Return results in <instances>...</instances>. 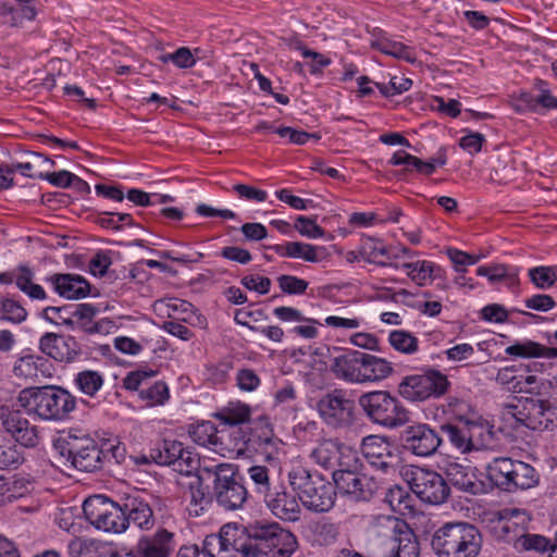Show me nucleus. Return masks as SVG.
I'll return each mask as SVG.
<instances>
[{"mask_svg": "<svg viewBox=\"0 0 557 557\" xmlns=\"http://www.w3.org/2000/svg\"><path fill=\"white\" fill-rule=\"evenodd\" d=\"M79 391L88 396H95L102 387L103 379L97 371L86 370L79 372L75 379Z\"/></svg>", "mask_w": 557, "mask_h": 557, "instance_id": "52", "label": "nucleus"}, {"mask_svg": "<svg viewBox=\"0 0 557 557\" xmlns=\"http://www.w3.org/2000/svg\"><path fill=\"white\" fill-rule=\"evenodd\" d=\"M446 255L453 262L455 270L460 273H463L466 271L465 268L467 265H473L478 263L482 258L481 255H470L466 251L456 248H447Z\"/></svg>", "mask_w": 557, "mask_h": 557, "instance_id": "56", "label": "nucleus"}, {"mask_svg": "<svg viewBox=\"0 0 557 557\" xmlns=\"http://www.w3.org/2000/svg\"><path fill=\"white\" fill-rule=\"evenodd\" d=\"M139 398L150 407L164 405L170 398L169 387L164 382L160 381L150 385L147 384V386L140 391Z\"/></svg>", "mask_w": 557, "mask_h": 557, "instance_id": "49", "label": "nucleus"}, {"mask_svg": "<svg viewBox=\"0 0 557 557\" xmlns=\"http://www.w3.org/2000/svg\"><path fill=\"white\" fill-rule=\"evenodd\" d=\"M67 549L71 557H120V550L113 543L89 537L72 539Z\"/></svg>", "mask_w": 557, "mask_h": 557, "instance_id": "22", "label": "nucleus"}, {"mask_svg": "<svg viewBox=\"0 0 557 557\" xmlns=\"http://www.w3.org/2000/svg\"><path fill=\"white\" fill-rule=\"evenodd\" d=\"M411 79L404 76H393L388 84L376 83L379 90L386 97L407 91L411 87Z\"/></svg>", "mask_w": 557, "mask_h": 557, "instance_id": "60", "label": "nucleus"}, {"mask_svg": "<svg viewBox=\"0 0 557 557\" xmlns=\"http://www.w3.org/2000/svg\"><path fill=\"white\" fill-rule=\"evenodd\" d=\"M362 320L359 317L329 315L324 320V325L333 330L350 331L361 326Z\"/></svg>", "mask_w": 557, "mask_h": 557, "instance_id": "61", "label": "nucleus"}, {"mask_svg": "<svg viewBox=\"0 0 557 557\" xmlns=\"http://www.w3.org/2000/svg\"><path fill=\"white\" fill-rule=\"evenodd\" d=\"M550 409L552 404L548 399L525 398L520 407L508 406L506 414L527 428L536 430L546 426L544 416Z\"/></svg>", "mask_w": 557, "mask_h": 557, "instance_id": "17", "label": "nucleus"}, {"mask_svg": "<svg viewBox=\"0 0 557 557\" xmlns=\"http://www.w3.org/2000/svg\"><path fill=\"white\" fill-rule=\"evenodd\" d=\"M276 252L286 258L300 259L306 262L318 263L329 257L327 249L304 242H288L276 247Z\"/></svg>", "mask_w": 557, "mask_h": 557, "instance_id": "27", "label": "nucleus"}, {"mask_svg": "<svg viewBox=\"0 0 557 557\" xmlns=\"http://www.w3.org/2000/svg\"><path fill=\"white\" fill-rule=\"evenodd\" d=\"M218 429L210 421H201L188 428L190 438L198 445L209 447L214 451V442L218 437Z\"/></svg>", "mask_w": 557, "mask_h": 557, "instance_id": "43", "label": "nucleus"}, {"mask_svg": "<svg viewBox=\"0 0 557 557\" xmlns=\"http://www.w3.org/2000/svg\"><path fill=\"white\" fill-rule=\"evenodd\" d=\"M87 521L103 532L122 533L128 527L125 511L103 495H94L84 502Z\"/></svg>", "mask_w": 557, "mask_h": 557, "instance_id": "9", "label": "nucleus"}, {"mask_svg": "<svg viewBox=\"0 0 557 557\" xmlns=\"http://www.w3.org/2000/svg\"><path fill=\"white\" fill-rule=\"evenodd\" d=\"M420 546L413 532L404 522L394 521V535L386 542L385 557H419Z\"/></svg>", "mask_w": 557, "mask_h": 557, "instance_id": "19", "label": "nucleus"}, {"mask_svg": "<svg viewBox=\"0 0 557 557\" xmlns=\"http://www.w3.org/2000/svg\"><path fill=\"white\" fill-rule=\"evenodd\" d=\"M153 310L160 317L181 319L191 325L205 327L207 324L206 318L198 313L190 302L183 299L171 297L156 300Z\"/></svg>", "mask_w": 557, "mask_h": 557, "instance_id": "18", "label": "nucleus"}, {"mask_svg": "<svg viewBox=\"0 0 557 557\" xmlns=\"http://www.w3.org/2000/svg\"><path fill=\"white\" fill-rule=\"evenodd\" d=\"M361 384L386 379L393 372L389 361L374 355L360 352Z\"/></svg>", "mask_w": 557, "mask_h": 557, "instance_id": "33", "label": "nucleus"}, {"mask_svg": "<svg viewBox=\"0 0 557 557\" xmlns=\"http://www.w3.org/2000/svg\"><path fill=\"white\" fill-rule=\"evenodd\" d=\"M137 544L141 557H169L174 548L173 534L164 529L141 537Z\"/></svg>", "mask_w": 557, "mask_h": 557, "instance_id": "28", "label": "nucleus"}, {"mask_svg": "<svg viewBox=\"0 0 557 557\" xmlns=\"http://www.w3.org/2000/svg\"><path fill=\"white\" fill-rule=\"evenodd\" d=\"M361 451L368 462L383 473L394 474L396 472V457L386 437L379 435L367 436L362 441Z\"/></svg>", "mask_w": 557, "mask_h": 557, "instance_id": "14", "label": "nucleus"}, {"mask_svg": "<svg viewBox=\"0 0 557 557\" xmlns=\"http://www.w3.org/2000/svg\"><path fill=\"white\" fill-rule=\"evenodd\" d=\"M441 429L447 435L451 445L460 453L465 454L472 450L466 422L458 425L446 423Z\"/></svg>", "mask_w": 557, "mask_h": 557, "instance_id": "45", "label": "nucleus"}, {"mask_svg": "<svg viewBox=\"0 0 557 557\" xmlns=\"http://www.w3.org/2000/svg\"><path fill=\"white\" fill-rule=\"evenodd\" d=\"M248 443V435L243 428L225 426L218 431L214 453L228 458L239 457L245 454Z\"/></svg>", "mask_w": 557, "mask_h": 557, "instance_id": "21", "label": "nucleus"}, {"mask_svg": "<svg viewBox=\"0 0 557 557\" xmlns=\"http://www.w3.org/2000/svg\"><path fill=\"white\" fill-rule=\"evenodd\" d=\"M371 47L386 55L398 60L413 63L417 60L416 52L411 47L387 37H377L371 41Z\"/></svg>", "mask_w": 557, "mask_h": 557, "instance_id": "39", "label": "nucleus"}, {"mask_svg": "<svg viewBox=\"0 0 557 557\" xmlns=\"http://www.w3.org/2000/svg\"><path fill=\"white\" fill-rule=\"evenodd\" d=\"M333 480L342 494L351 495L356 498L362 497V475L350 470L341 469L334 472Z\"/></svg>", "mask_w": 557, "mask_h": 557, "instance_id": "41", "label": "nucleus"}, {"mask_svg": "<svg viewBox=\"0 0 557 557\" xmlns=\"http://www.w3.org/2000/svg\"><path fill=\"white\" fill-rule=\"evenodd\" d=\"M277 283L283 293L289 295H301L308 288V282L294 275H281Z\"/></svg>", "mask_w": 557, "mask_h": 557, "instance_id": "59", "label": "nucleus"}, {"mask_svg": "<svg viewBox=\"0 0 557 557\" xmlns=\"http://www.w3.org/2000/svg\"><path fill=\"white\" fill-rule=\"evenodd\" d=\"M189 505L187 507L190 516H200L206 507L209 505L210 499L201 486L200 479L189 485Z\"/></svg>", "mask_w": 557, "mask_h": 557, "instance_id": "51", "label": "nucleus"}, {"mask_svg": "<svg viewBox=\"0 0 557 557\" xmlns=\"http://www.w3.org/2000/svg\"><path fill=\"white\" fill-rule=\"evenodd\" d=\"M37 15L34 4L15 8L0 0V24L9 27H21L25 20L33 21Z\"/></svg>", "mask_w": 557, "mask_h": 557, "instance_id": "36", "label": "nucleus"}, {"mask_svg": "<svg viewBox=\"0 0 557 557\" xmlns=\"http://www.w3.org/2000/svg\"><path fill=\"white\" fill-rule=\"evenodd\" d=\"M8 484L7 499L11 502L32 495L36 488L35 483L26 478H14Z\"/></svg>", "mask_w": 557, "mask_h": 557, "instance_id": "54", "label": "nucleus"}, {"mask_svg": "<svg viewBox=\"0 0 557 557\" xmlns=\"http://www.w3.org/2000/svg\"><path fill=\"white\" fill-rule=\"evenodd\" d=\"M292 47L300 51L304 58L312 60L310 65L312 74L320 72L323 67L327 66L331 63V59L324 57L319 52L308 49L299 41H296Z\"/></svg>", "mask_w": 557, "mask_h": 557, "instance_id": "63", "label": "nucleus"}, {"mask_svg": "<svg viewBox=\"0 0 557 557\" xmlns=\"http://www.w3.org/2000/svg\"><path fill=\"white\" fill-rule=\"evenodd\" d=\"M289 483L302 505L317 512L329 511L335 503V491L331 482L318 472L295 466L288 473Z\"/></svg>", "mask_w": 557, "mask_h": 557, "instance_id": "3", "label": "nucleus"}, {"mask_svg": "<svg viewBox=\"0 0 557 557\" xmlns=\"http://www.w3.org/2000/svg\"><path fill=\"white\" fill-rule=\"evenodd\" d=\"M431 544L440 557H478L482 536L472 524L446 523L435 531Z\"/></svg>", "mask_w": 557, "mask_h": 557, "instance_id": "2", "label": "nucleus"}, {"mask_svg": "<svg viewBox=\"0 0 557 557\" xmlns=\"http://www.w3.org/2000/svg\"><path fill=\"white\" fill-rule=\"evenodd\" d=\"M248 475L256 485L258 493L265 498L271 493L269 470L264 466H252L248 469Z\"/></svg>", "mask_w": 557, "mask_h": 557, "instance_id": "57", "label": "nucleus"}, {"mask_svg": "<svg viewBox=\"0 0 557 557\" xmlns=\"http://www.w3.org/2000/svg\"><path fill=\"white\" fill-rule=\"evenodd\" d=\"M500 518L503 521V531L506 533L513 531L518 536L522 531H524L530 522L529 513L525 510L518 508L504 509L500 513Z\"/></svg>", "mask_w": 557, "mask_h": 557, "instance_id": "44", "label": "nucleus"}, {"mask_svg": "<svg viewBox=\"0 0 557 557\" xmlns=\"http://www.w3.org/2000/svg\"><path fill=\"white\" fill-rule=\"evenodd\" d=\"M23 454L11 441L0 437V469H15L23 462Z\"/></svg>", "mask_w": 557, "mask_h": 557, "instance_id": "48", "label": "nucleus"}, {"mask_svg": "<svg viewBox=\"0 0 557 557\" xmlns=\"http://www.w3.org/2000/svg\"><path fill=\"white\" fill-rule=\"evenodd\" d=\"M127 511L126 519L128 524L133 523L141 530H149L154 524V518L150 506L137 498L128 499L125 504Z\"/></svg>", "mask_w": 557, "mask_h": 557, "instance_id": "38", "label": "nucleus"}, {"mask_svg": "<svg viewBox=\"0 0 557 557\" xmlns=\"http://www.w3.org/2000/svg\"><path fill=\"white\" fill-rule=\"evenodd\" d=\"M360 253L368 262L381 263L380 259L387 255V250L381 240L367 238L361 245Z\"/></svg>", "mask_w": 557, "mask_h": 557, "instance_id": "55", "label": "nucleus"}, {"mask_svg": "<svg viewBox=\"0 0 557 557\" xmlns=\"http://www.w3.org/2000/svg\"><path fill=\"white\" fill-rule=\"evenodd\" d=\"M27 317L26 309L15 299L0 298V320L21 323Z\"/></svg>", "mask_w": 557, "mask_h": 557, "instance_id": "50", "label": "nucleus"}, {"mask_svg": "<svg viewBox=\"0 0 557 557\" xmlns=\"http://www.w3.org/2000/svg\"><path fill=\"white\" fill-rule=\"evenodd\" d=\"M505 352L516 358H557L556 347H546L531 339L517 341L506 347Z\"/></svg>", "mask_w": 557, "mask_h": 557, "instance_id": "34", "label": "nucleus"}, {"mask_svg": "<svg viewBox=\"0 0 557 557\" xmlns=\"http://www.w3.org/2000/svg\"><path fill=\"white\" fill-rule=\"evenodd\" d=\"M0 421L3 430L25 447H34L39 442L38 431L18 410L0 406Z\"/></svg>", "mask_w": 557, "mask_h": 557, "instance_id": "13", "label": "nucleus"}, {"mask_svg": "<svg viewBox=\"0 0 557 557\" xmlns=\"http://www.w3.org/2000/svg\"><path fill=\"white\" fill-rule=\"evenodd\" d=\"M360 351L350 350L332 359L331 372L348 383L361 384Z\"/></svg>", "mask_w": 557, "mask_h": 557, "instance_id": "24", "label": "nucleus"}, {"mask_svg": "<svg viewBox=\"0 0 557 557\" xmlns=\"http://www.w3.org/2000/svg\"><path fill=\"white\" fill-rule=\"evenodd\" d=\"M33 272L25 267H20L14 271V282L20 290L25 293L29 298L42 300L46 298L44 288L33 282Z\"/></svg>", "mask_w": 557, "mask_h": 557, "instance_id": "42", "label": "nucleus"}, {"mask_svg": "<svg viewBox=\"0 0 557 557\" xmlns=\"http://www.w3.org/2000/svg\"><path fill=\"white\" fill-rule=\"evenodd\" d=\"M534 88L537 91V95H536L537 111H540V109H543V110L557 109V98L552 94V91L547 87L546 82L537 81L534 85Z\"/></svg>", "mask_w": 557, "mask_h": 557, "instance_id": "62", "label": "nucleus"}, {"mask_svg": "<svg viewBox=\"0 0 557 557\" xmlns=\"http://www.w3.org/2000/svg\"><path fill=\"white\" fill-rule=\"evenodd\" d=\"M490 479L507 492L528 490L539 483L535 469L523 461L496 458L487 467Z\"/></svg>", "mask_w": 557, "mask_h": 557, "instance_id": "4", "label": "nucleus"}, {"mask_svg": "<svg viewBox=\"0 0 557 557\" xmlns=\"http://www.w3.org/2000/svg\"><path fill=\"white\" fill-rule=\"evenodd\" d=\"M202 473L213 476V493L216 502L225 509L239 508L246 499V490L236 476V468L231 463L203 465Z\"/></svg>", "mask_w": 557, "mask_h": 557, "instance_id": "8", "label": "nucleus"}, {"mask_svg": "<svg viewBox=\"0 0 557 557\" xmlns=\"http://www.w3.org/2000/svg\"><path fill=\"white\" fill-rule=\"evenodd\" d=\"M401 438L405 448L421 457L434 454L442 443L437 433L424 423L407 426L403 432Z\"/></svg>", "mask_w": 557, "mask_h": 557, "instance_id": "15", "label": "nucleus"}, {"mask_svg": "<svg viewBox=\"0 0 557 557\" xmlns=\"http://www.w3.org/2000/svg\"><path fill=\"white\" fill-rule=\"evenodd\" d=\"M495 380L499 385L512 393L540 395L543 389L550 385L549 381L540 379L535 374H516L515 367L500 369Z\"/></svg>", "mask_w": 557, "mask_h": 557, "instance_id": "16", "label": "nucleus"}, {"mask_svg": "<svg viewBox=\"0 0 557 557\" xmlns=\"http://www.w3.org/2000/svg\"><path fill=\"white\" fill-rule=\"evenodd\" d=\"M248 534L260 550L273 557H292L298 549L297 537L278 523L256 522L249 525Z\"/></svg>", "mask_w": 557, "mask_h": 557, "instance_id": "7", "label": "nucleus"}, {"mask_svg": "<svg viewBox=\"0 0 557 557\" xmlns=\"http://www.w3.org/2000/svg\"><path fill=\"white\" fill-rule=\"evenodd\" d=\"M202 550L209 557H223L224 553L232 549L218 534H210L203 541Z\"/></svg>", "mask_w": 557, "mask_h": 557, "instance_id": "64", "label": "nucleus"}, {"mask_svg": "<svg viewBox=\"0 0 557 557\" xmlns=\"http://www.w3.org/2000/svg\"><path fill=\"white\" fill-rule=\"evenodd\" d=\"M17 404L47 421L64 420L76 407L75 397L58 386L26 387L18 393Z\"/></svg>", "mask_w": 557, "mask_h": 557, "instance_id": "1", "label": "nucleus"}, {"mask_svg": "<svg viewBox=\"0 0 557 557\" xmlns=\"http://www.w3.org/2000/svg\"><path fill=\"white\" fill-rule=\"evenodd\" d=\"M532 283L541 289L552 287L557 281L556 267H536L529 270Z\"/></svg>", "mask_w": 557, "mask_h": 557, "instance_id": "53", "label": "nucleus"}, {"mask_svg": "<svg viewBox=\"0 0 557 557\" xmlns=\"http://www.w3.org/2000/svg\"><path fill=\"white\" fill-rule=\"evenodd\" d=\"M250 416V407L242 403H230L226 407L213 413V418L230 428H242V424L249 421Z\"/></svg>", "mask_w": 557, "mask_h": 557, "instance_id": "37", "label": "nucleus"}, {"mask_svg": "<svg viewBox=\"0 0 557 557\" xmlns=\"http://www.w3.org/2000/svg\"><path fill=\"white\" fill-rule=\"evenodd\" d=\"M271 512L285 521H297L300 516V506L296 496L285 491H272L264 498Z\"/></svg>", "mask_w": 557, "mask_h": 557, "instance_id": "23", "label": "nucleus"}, {"mask_svg": "<svg viewBox=\"0 0 557 557\" xmlns=\"http://www.w3.org/2000/svg\"><path fill=\"white\" fill-rule=\"evenodd\" d=\"M346 451H349V449L343 447L336 440L327 438L318 443L312 449L310 457L321 467L332 468L346 465L342 460Z\"/></svg>", "mask_w": 557, "mask_h": 557, "instance_id": "30", "label": "nucleus"}, {"mask_svg": "<svg viewBox=\"0 0 557 557\" xmlns=\"http://www.w3.org/2000/svg\"><path fill=\"white\" fill-rule=\"evenodd\" d=\"M64 442L76 469L90 472L100 467L101 450L88 434L78 431L70 432Z\"/></svg>", "mask_w": 557, "mask_h": 557, "instance_id": "12", "label": "nucleus"}, {"mask_svg": "<svg viewBox=\"0 0 557 557\" xmlns=\"http://www.w3.org/2000/svg\"><path fill=\"white\" fill-rule=\"evenodd\" d=\"M50 280L55 292L67 299H79L89 293V284L79 275L55 274Z\"/></svg>", "mask_w": 557, "mask_h": 557, "instance_id": "31", "label": "nucleus"}, {"mask_svg": "<svg viewBox=\"0 0 557 557\" xmlns=\"http://www.w3.org/2000/svg\"><path fill=\"white\" fill-rule=\"evenodd\" d=\"M13 373L17 377L32 381L51 376L48 360L35 355L20 357L14 363Z\"/></svg>", "mask_w": 557, "mask_h": 557, "instance_id": "29", "label": "nucleus"}, {"mask_svg": "<svg viewBox=\"0 0 557 557\" xmlns=\"http://www.w3.org/2000/svg\"><path fill=\"white\" fill-rule=\"evenodd\" d=\"M40 349L58 361H69L77 354L76 343L72 337L47 333L40 338Z\"/></svg>", "mask_w": 557, "mask_h": 557, "instance_id": "25", "label": "nucleus"}, {"mask_svg": "<svg viewBox=\"0 0 557 557\" xmlns=\"http://www.w3.org/2000/svg\"><path fill=\"white\" fill-rule=\"evenodd\" d=\"M466 424L472 450L484 448L490 444L492 440V430L487 422L467 421Z\"/></svg>", "mask_w": 557, "mask_h": 557, "instance_id": "47", "label": "nucleus"}, {"mask_svg": "<svg viewBox=\"0 0 557 557\" xmlns=\"http://www.w3.org/2000/svg\"><path fill=\"white\" fill-rule=\"evenodd\" d=\"M157 463L160 465H173L176 470L183 472V462L194 469L196 460L190 453L184 451L182 444L175 441H164L162 444V450L159 451L158 456L151 455Z\"/></svg>", "mask_w": 557, "mask_h": 557, "instance_id": "32", "label": "nucleus"}, {"mask_svg": "<svg viewBox=\"0 0 557 557\" xmlns=\"http://www.w3.org/2000/svg\"><path fill=\"white\" fill-rule=\"evenodd\" d=\"M389 345L398 352L413 355L419 349V341L411 333L404 330H394L388 334Z\"/></svg>", "mask_w": 557, "mask_h": 557, "instance_id": "46", "label": "nucleus"}, {"mask_svg": "<svg viewBox=\"0 0 557 557\" xmlns=\"http://www.w3.org/2000/svg\"><path fill=\"white\" fill-rule=\"evenodd\" d=\"M445 473L454 486L465 492L475 493L482 485L476 469L469 463L449 462Z\"/></svg>", "mask_w": 557, "mask_h": 557, "instance_id": "26", "label": "nucleus"}, {"mask_svg": "<svg viewBox=\"0 0 557 557\" xmlns=\"http://www.w3.org/2000/svg\"><path fill=\"white\" fill-rule=\"evenodd\" d=\"M515 545L519 549L534 550L545 557L557 556V544H552L550 540L542 535L521 533L516 539Z\"/></svg>", "mask_w": 557, "mask_h": 557, "instance_id": "40", "label": "nucleus"}, {"mask_svg": "<svg viewBox=\"0 0 557 557\" xmlns=\"http://www.w3.org/2000/svg\"><path fill=\"white\" fill-rule=\"evenodd\" d=\"M449 382L445 374L430 370L423 374L404 377L398 386L399 394L410 401H423L431 397H440L448 389Z\"/></svg>", "mask_w": 557, "mask_h": 557, "instance_id": "10", "label": "nucleus"}, {"mask_svg": "<svg viewBox=\"0 0 557 557\" xmlns=\"http://www.w3.org/2000/svg\"><path fill=\"white\" fill-rule=\"evenodd\" d=\"M401 269L419 286L430 285L443 272L438 265L429 260L404 263Z\"/></svg>", "mask_w": 557, "mask_h": 557, "instance_id": "35", "label": "nucleus"}, {"mask_svg": "<svg viewBox=\"0 0 557 557\" xmlns=\"http://www.w3.org/2000/svg\"><path fill=\"white\" fill-rule=\"evenodd\" d=\"M400 475L411 491L424 503L438 505L449 496V487L441 474L418 466L406 465Z\"/></svg>", "mask_w": 557, "mask_h": 557, "instance_id": "6", "label": "nucleus"}, {"mask_svg": "<svg viewBox=\"0 0 557 557\" xmlns=\"http://www.w3.org/2000/svg\"><path fill=\"white\" fill-rule=\"evenodd\" d=\"M317 408L322 420L332 428L348 426L355 420V403L342 389L322 396Z\"/></svg>", "mask_w": 557, "mask_h": 557, "instance_id": "11", "label": "nucleus"}, {"mask_svg": "<svg viewBox=\"0 0 557 557\" xmlns=\"http://www.w3.org/2000/svg\"><path fill=\"white\" fill-rule=\"evenodd\" d=\"M294 226L301 236L309 239L320 238L325 235V231L317 224L314 219L304 215H299L296 219Z\"/></svg>", "mask_w": 557, "mask_h": 557, "instance_id": "58", "label": "nucleus"}, {"mask_svg": "<svg viewBox=\"0 0 557 557\" xmlns=\"http://www.w3.org/2000/svg\"><path fill=\"white\" fill-rule=\"evenodd\" d=\"M359 405L372 422L384 426L397 428L409 421L407 409L385 391L361 395Z\"/></svg>", "mask_w": 557, "mask_h": 557, "instance_id": "5", "label": "nucleus"}, {"mask_svg": "<svg viewBox=\"0 0 557 557\" xmlns=\"http://www.w3.org/2000/svg\"><path fill=\"white\" fill-rule=\"evenodd\" d=\"M248 440L249 443L258 446L268 460H274L283 448V442L274 435L267 417H260L253 421Z\"/></svg>", "mask_w": 557, "mask_h": 557, "instance_id": "20", "label": "nucleus"}]
</instances>
